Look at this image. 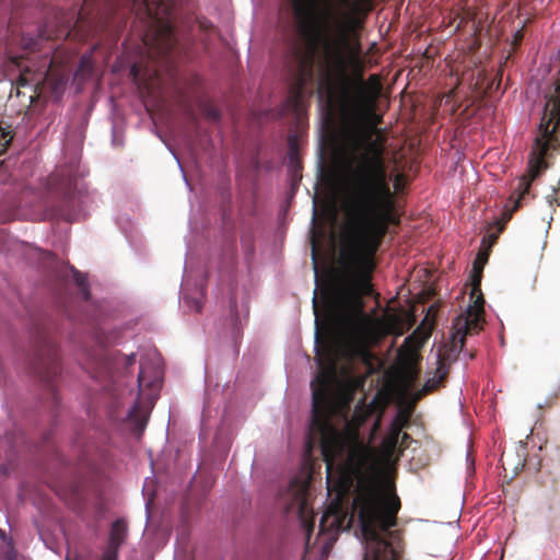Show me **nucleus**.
I'll return each instance as SVG.
<instances>
[{
	"mask_svg": "<svg viewBox=\"0 0 560 560\" xmlns=\"http://www.w3.org/2000/svg\"><path fill=\"white\" fill-rule=\"evenodd\" d=\"M386 142H318L322 160L337 172L343 184L347 232L339 252L336 284L353 310L339 322L319 327L316 319L315 360L318 372L311 382L312 401H336L332 383L347 343H360L371 334L372 319L363 311V296L371 295L374 257L389 226L400 225L396 195L405 187V175L389 171Z\"/></svg>",
	"mask_w": 560,
	"mask_h": 560,
	"instance_id": "f257e3e1",
	"label": "nucleus"
},
{
	"mask_svg": "<svg viewBox=\"0 0 560 560\" xmlns=\"http://www.w3.org/2000/svg\"><path fill=\"white\" fill-rule=\"evenodd\" d=\"M303 35L314 33V45L290 44L285 63L290 85L285 106L302 125L305 88L318 71V92L326 100V132L319 140H386L376 113L381 92L377 75L364 78L362 46L355 31L373 10L371 0H291Z\"/></svg>",
	"mask_w": 560,
	"mask_h": 560,
	"instance_id": "f03ea898",
	"label": "nucleus"
},
{
	"mask_svg": "<svg viewBox=\"0 0 560 560\" xmlns=\"http://www.w3.org/2000/svg\"><path fill=\"white\" fill-rule=\"evenodd\" d=\"M141 2L151 20L142 43L152 60L174 65L180 54L179 43L172 20L174 0H133Z\"/></svg>",
	"mask_w": 560,
	"mask_h": 560,
	"instance_id": "7ed1b4c3",
	"label": "nucleus"
},
{
	"mask_svg": "<svg viewBox=\"0 0 560 560\" xmlns=\"http://www.w3.org/2000/svg\"><path fill=\"white\" fill-rule=\"evenodd\" d=\"M31 370L49 390L52 400L57 402L58 396L54 383L61 370L58 348L50 337H40L31 362Z\"/></svg>",
	"mask_w": 560,
	"mask_h": 560,
	"instance_id": "20e7f679",
	"label": "nucleus"
},
{
	"mask_svg": "<svg viewBox=\"0 0 560 560\" xmlns=\"http://www.w3.org/2000/svg\"><path fill=\"white\" fill-rule=\"evenodd\" d=\"M70 147L65 148L66 152H70L69 161L65 165L58 166L47 179L48 188L65 198H70L75 188L82 151L78 142H70Z\"/></svg>",
	"mask_w": 560,
	"mask_h": 560,
	"instance_id": "39448f33",
	"label": "nucleus"
},
{
	"mask_svg": "<svg viewBox=\"0 0 560 560\" xmlns=\"http://www.w3.org/2000/svg\"><path fill=\"white\" fill-rule=\"evenodd\" d=\"M552 143L553 142H534L528 155L526 173L518 179L515 188V194H517L515 209L521 206V200L529 194L532 183L549 167L548 159L550 158Z\"/></svg>",
	"mask_w": 560,
	"mask_h": 560,
	"instance_id": "423d86ee",
	"label": "nucleus"
},
{
	"mask_svg": "<svg viewBox=\"0 0 560 560\" xmlns=\"http://www.w3.org/2000/svg\"><path fill=\"white\" fill-rule=\"evenodd\" d=\"M308 486L304 482L292 481L284 495V510L288 514H295L307 536L313 532L315 520L308 503Z\"/></svg>",
	"mask_w": 560,
	"mask_h": 560,
	"instance_id": "0eeeda50",
	"label": "nucleus"
},
{
	"mask_svg": "<svg viewBox=\"0 0 560 560\" xmlns=\"http://www.w3.org/2000/svg\"><path fill=\"white\" fill-rule=\"evenodd\" d=\"M415 409V405H410L406 408H400L396 416L394 417L388 433L382 441V447L386 455L392 456L395 454L398 445L399 439L401 436V431L405 428H408L410 424V419Z\"/></svg>",
	"mask_w": 560,
	"mask_h": 560,
	"instance_id": "6e6552de",
	"label": "nucleus"
},
{
	"mask_svg": "<svg viewBox=\"0 0 560 560\" xmlns=\"http://www.w3.org/2000/svg\"><path fill=\"white\" fill-rule=\"evenodd\" d=\"M483 316V314L470 312L459 315L454 324V328L456 329L453 336L454 345H456L458 338L462 350L465 345V337L467 335L478 334L482 329V323L485 322Z\"/></svg>",
	"mask_w": 560,
	"mask_h": 560,
	"instance_id": "1a4fd4ad",
	"label": "nucleus"
},
{
	"mask_svg": "<svg viewBox=\"0 0 560 560\" xmlns=\"http://www.w3.org/2000/svg\"><path fill=\"white\" fill-rule=\"evenodd\" d=\"M289 144L287 167L291 179V186L294 188L302 179L303 165L300 154V142H289Z\"/></svg>",
	"mask_w": 560,
	"mask_h": 560,
	"instance_id": "9d476101",
	"label": "nucleus"
},
{
	"mask_svg": "<svg viewBox=\"0 0 560 560\" xmlns=\"http://www.w3.org/2000/svg\"><path fill=\"white\" fill-rule=\"evenodd\" d=\"M128 536V526L125 520L118 518L116 520L110 527L108 544L105 552H112V555H116L118 557V550L121 545L125 542Z\"/></svg>",
	"mask_w": 560,
	"mask_h": 560,
	"instance_id": "9b49d317",
	"label": "nucleus"
},
{
	"mask_svg": "<svg viewBox=\"0 0 560 560\" xmlns=\"http://www.w3.org/2000/svg\"><path fill=\"white\" fill-rule=\"evenodd\" d=\"M482 267L475 266V275L471 277L470 298H475L474 304L466 312L485 315V299L481 292Z\"/></svg>",
	"mask_w": 560,
	"mask_h": 560,
	"instance_id": "f8f14e48",
	"label": "nucleus"
},
{
	"mask_svg": "<svg viewBox=\"0 0 560 560\" xmlns=\"http://www.w3.org/2000/svg\"><path fill=\"white\" fill-rule=\"evenodd\" d=\"M450 366L445 359L439 355L438 368L432 377H430L423 385L424 393H432L438 389L448 375Z\"/></svg>",
	"mask_w": 560,
	"mask_h": 560,
	"instance_id": "ddd939ff",
	"label": "nucleus"
},
{
	"mask_svg": "<svg viewBox=\"0 0 560 560\" xmlns=\"http://www.w3.org/2000/svg\"><path fill=\"white\" fill-rule=\"evenodd\" d=\"M161 380V372L156 368H148L143 363L140 365L138 384L140 389L155 388Z\"/></svg>",
	"mask_w": 560,
	"mask_h": 560,
	"instance_id": "4468645a",
	"label": "nucleus"
},
{
	"mask_svg": "<svg viewBox=\"0 0 560 560\" xmlns=\"http://www.w3.org/2000/svg\"><path fill=\"white\" fill-rule=\"evenodd\" d=\"M130 75L133 78L136 83L144 89L148 93H150L155 81H158V70L154 69L152 75H150L149 80L147 81L142 75V67L139 63L132 65L130 69Z\"/></svg>",
	"mask_w": 560,
	"mask_h": 560,
	"instance_id": "2eb2a0df",
	"label": "nucleus"
},
{
	"mask_svg": "<svg viewBox=\"0 0 560 560\" xmlns=\"http://www.w3.org/2000/svg\"><path fill=\"white\" fill-rule=\"evenodd\" d=\"M460 104L457 96V90L454 88L448 91V93L444 94L439 101V108H442L443 112H447L451 115L455 114L459 108Z\"/></svg>",
	"mask_w": 560,
	"mask_h": 560,
	"instance_id": "dca6fc26",
	"label": "nucleus"
},
{
	"mask_svg": "<svg viewBox=\"0 0 560 560\" xmlns=\"http://www.w3.org/2000/svg\"><path fill=\"white\" fill-rule=\"evenodd\" d=\"M199 109L201 115L211 121H218L220 119L221 114L219 108L210 101H200Z\"/></svg>",
	"mask_w": 560,
	"mask_h": 560,
	"instance_id": "f3484780",
	"label": "nucleus"
},
{
	"mask_svg": "<svg viewBox=\"0 0 560 560\" xmlns=\"http://www.w3.org/2000/svg\"><path fill=\"white\" fill-rule=\"evenodd\" d=\"M46 74H47V70L36 74V78L35 77L30 78L28 77L30 70L26 68L24 71L21 72L19 80H18V84H19V86H25L28 84L37 85L45 79Z\"/></svg>",
	"mask_w": 560,
	"mask_h": 560,
	"instance_id": "a211bd4d",
	"label": "nucleus"
},
{
	"mask_svg": "<svg viewBox=\"0 0 560 560\" xmlns=\"http://www.w3.org/2000/svg\"><path fill=\"white\" fill-rule=\"evenodd\" d=\"M73 279H74V282L77 284V287L79 288L83 299L85 301H88L90 299V288H89V282H88V279H86V276L79 272L78 270H73Z\"/></svg>",
	"mask_w": 560,
	"mask_h": 560,
	"instance_id": "6ab92c4d",
	"label": "nucleus"
},
{
	"mask_svg": "<svg viewBox=\"0 0 560 560\" xmlns=\"http://www.w3.org/2000/svg\"><path fill=\"white\" fill-rule=\"evenodd\" d=\"M12 546L5 533L0 529V556L4 555L11 560Z\"/></svg>",
	"mask_w": 560,
	"mask_h": 560,
	"instance_id": "aec40b11",
	"label": "nucleus"
},
{
	"mask_svg": "<svg viewBox=\"0 0 560 560\" xmlns=\"http://www.w3.org/2000/svg\"><path fill=\"white\" fill-rule=\"evenodd\" d=\"M456 18L459 19L457 27H460L464 23H467L469 20H471L475 26V34L479 32V25H477L475 22V14H472L469 10L463 14H457Z\"/></svg>",
	"mask_w": 560,
	"mask_h": 560,
	"instance_id": "412c9836",
	"label": "nucleus"
},
{
	"mask_svg": "<svg viewBox=\"0 0 560 560\" xmlns=\"http://www.w3.org/2000/svg\"><path fill=\"white\" fill-rule=\"evenodd\" d=\"M14 135L9 124L0 122V140H13Z\"/></svg>",
	"mask_w": 560,
	"mask_h": 560,
	"instance_id": "4be33fe9",
	"label": "nucleus"
},
{
	"mask_svg": "<svg viewBox=\"0 0 560 560\" xmlns=\"http://www.w3.org/2000/svg\"><path fill=\"white\" fill-rule=\"evenodd\" d=\"M102 369H104V370L107 369V363L104 360H102L100 362V371L98 370L92 371V370H90V368H88V371L92 377L100 378L103 375Z\"/></svg>",
	"mask_w": 560,
	"mask_h": 560,
	"instance_id": "5701e85b",
	"label": "nucleus"
},
{
	"mask_svg": "<svg viewBox=\"0 0 560 560\" xmlns=\"http://www.w3.org/2000/svg\"><path fill=\"white\" fill-rule=\"evenodd\" d=\"M524 38V32L523 28L517 30L513 36L512 45L514 48L518 47Z\"/></svg>",
	"mask_w": 560,
	"mask_h": 560,
	"instance_id": "b1692460",
	"label": "nucleus"
},
{
	"mask_svg": "<svg viewBox=\"0 0 560 560\" xmlns=\"http://www.w3.org/2000/svg\"><path fill=\"white\" fill-rule=\"evenodd\" d=\"M487 260V256L483 255L482 253H479L477 258L475 259L474 261V266H472V275L471 277L475 275V266H478V267H482L483 268V265Z\"/></svg>",
	"mask_w": 560,
	"mask_h": 560,
	"instance_id": "393cba45",
	"label": "nucleus"
},
{
	"mask_svg": "<svg viewBox=\"0 0 560 560\" xmlns=\"http://www.w3.org/2000/svg\"><path fill=\"white\" fill-rule=\"evenodd\" d=\"M487 260V256L483 255L482 253H479L477 258L475 259L474 261V266H472V275L471 277L475 275V266H478V267H482L483 268V265Z\"/></svg>",
	"mask_w": 560,
	"mask_h": 560,
	"instance_id": "a878e982",
	"label": "nucleus"
},
{
	"mask_svg": "<svg viewBox=\"0 0 560 560\" xmlns=\"http://www.w3.org/2000/svg\"><path fill=\"white\" fill-rule=\"evenodd\" d=\"M411 436L404 432L399 439V444L402 450L407 448L409 446V443L411 442Z\"/></svg>",
	"mask_w": 560,
	"mask_h": 560,
	"instance_id": "bb28decb",
	"label": "nucleus"
},
{
	"mask_svg": "<svg viewBox=\"0 0 560 560\" xmlns=\"http://www.w3.org/2000/svg\"><path fill=\"white\" fill-rule=\"evenodd\" d=\"M201 84V78L198 75V74H194L191 75L190 78V83H189V88L190 89H196L197 86H199Z\"/></svg>",
	"mask_w": 560,
	"mask_h": 560,
	"instance_id": "cd10ccee",
	"label": "nucleus"
},
{
	"mask_svg": "<svg viewBox=\"0 0 560 560\" xmlns=\"http://www.w3.org/2000/svg\"><path fill=\"white\" fill-rule=\"evenodd\" d=\"M136 363V354L131 353L130 355H127L125 358V365L126 368H129Z\"/></svg>",
	"mask_w": 560,
	"mask_h": 560,
	"instance_id": "c85d7f7f",
	"label": "nucleus"
},
{
	"mask_svg": "<svg viewBox=\"0 0 560 560\" xmlns=\"http://www.w3.org/2000/svg\"><path fill=\"white\" fill-rule=\"evenodd\" d=\"M189 306L197 313L201 312L202 308L201 302L197 300L191 301V304Z\"/></svg>",
	"mask_w": 560,
	"mask_h": 560,
	"instance_id": "c756f323",
	"label": "nucleus"
},
{
	"mask_svg": "<svg viewBox=\"0 0 560 560\" xmlns=\"http://www.w3.org/2000/svg\"><path fill=\"white\" fill-rule=\"evenodd\" d=\"M317 244L316 242L313 240V244H312V256H313V260H314V264L316 265L317 262Z\"/></svg>",
	"mask_w": 560,
	"mask_h": 560,
	"instance_id": "7c9ffc66",
	"label": "nucleus"
},
{
	"mask_svg": "<svg viewBox=\"0 0 560 560\" xmlns=\"http://www.w3.org/2000/svg\"><path fill=\"white\" fill-rule=\"evenodd\" d=\"M102 560H118L116 555H112V552H103Z\"/></svg>",
	"mask_w": 560,
	"mask_h": 560,
	"instance_id": "2f4dec72",
	"label": "nucleus"
},
{
	"mask_svg": "<svg viewBox=\"0 0 560 560\" xmlns=\"http://www.w3.org/2000/svg\"><path fill=\"white\" fill-rule=\"evenodd\" d=\"M429 393H424L423 392V387L421 389H419L418 392L415 393V402L418 401L419 399H421L423 396L428 395Z\"/></svg>",
	"mask_w": 560,
	"mask_h": 560,
	"instance_id": "473e14b6",
	"label": "nucleus"
},
{
	"mask_svg": "<svg viewBox=\"0 0 560 560\" xmlns=\"http://www.w3.org/2000/svg\"><path fill=\"white\" fill-rule=\"evenodd\" d=\"M12 142H0V155L3 154Z\"/></svg>",
	"mask_w": 560,
	"mask_h": 560,
	"instance_id": "72a5a7b5",
	"label": "nucleus"
},
{
	"mask_svg": "<svg viewBox=\"0 0 560 560\" xmlns=\"http://www.w3.org/2000/svg\"><path fill=\"white\" fill-rule=\"evenodd\" d=\"M144 424H145V420L144 419H140L137 421V428L139 431H142L143 428H144Z\"/></svg>",
	"mask_w": 560,
	"mask_h": 560,
	"instance_id": "f704fd0d",
	"label": "nucleus"
},
{
	"mask_svg": "<svg viewBox=\"0 0 560 560\" xmlns=\"http://www.w3.org/2000/svg\"><path fill=\"white\" fill-rule=\"evenodd\" d=\"M254 252V246H253V242L249 240L248 241V244H247V254H253Z\"/></svg>",
	"mask_w": 560,
	"mask_h": 560,
	"instance_id": "c9c22d12",
	"label": "nucleus"
},
{
	"mask_svg": "<svg viewBox=\"0 0 560 560\" xmlns=\"http://www.w3.org/2000/svg\"><path fill=\"white\" fill-rule=\"evenodd\" d=\"M285 140H293V141H296V140H300L299 139V136L298 135H289L288 138Z\"/></svg>",
	"mask_w": 560,
	"mask_h": 560,
	"instance_id": "e433bc0d",
	"label": "nucleus"
},
{
	"mask_svg": "<svg viewBox=\"0 0 560 560\" xmlns=\"http://www.w3.org/2000/svg\"><path fill=\"white\" fill-rule=\"evenodd\" d=\"M489 237H490L492 243H494L497 241V238H498V236L495 234H490Z\"/></svg>",
	"mask_w": 560,
	"mask_h": 560,
	"instance_id": "4c0bfd02",
	"label": "nucleus"
},
{
	"mask_svg": "<svg viewBox=\"0 0 560 560\" xmlns=\"http://www.w3.org/2000/svg\"><path fill=\"white\" fill-rule=\"evenodd\" d=\"M314 310H315V314L317 315V301H316V296L314 298Z\"/></svg>",
	"mask_w": 560,
	"mask_h": 560,
	"instance_id": "58836bf2",
	"label": "nucleus"
},
{
	"mask_svg": "<svg viewBox=\"0 0 560 560\" xmlns=\"http://www.w3.org/2000/svg\"><path fill=\"white\" fill-rule=\"evenodd\" d=\"M31 49H36L37 48V42H34L31 46H30Z\"/></svg>",
	"mask_w": 560,
	"mask_h": 560,
	"instance_id": "ea45409f",
	"label": "nucleus"
},
{
	"mask_svg": "<svg viewBox=\"0 0 560 560\" xmlns=\"http://www.w3.org/2000/svg\"><path fill=\"white\" fill-rule=\"evenodd\" d=\"M497 225H499V232H501L503 230V224H501L500 222H495Z\"/></svg>",
	"mask_w": 560,
	"mask_h": 560,
	"instance_id": "a19ab883",
	"label": "nucleus"
},
{
	"mask_svg": "<svg viewBox=\"0 0 560 560\" xmlns=\"http://www.w3.org/2000/svg\"><path fill=\"white\" fill-rule=\"evenodd\" d=\"M165 143L167 144L170 150H174V147L170 144L171 142H165Z\"/></svg>",
	"mask_w": 560,
	"mask_h": 560,
	"instance_id": "79ce46f5",
	"label": "nucleus"
},
{
	"mask_svg": "<svg viewBox=\"0 0 560 560\" xmlns=\"http://www.w3.org/2000/svg\"><path fill=\"white\" fill-rule=\"evenodd\" d=\"M40 37H43V38L45 37L46 39H49V38H50V36H49V35L45 36V35H44V33H42V34H40Z\"/></svg>",
	"mask_w": 560,
	"mask_h": 560,
	"instance_id": "37998d69",
	"label": "nucleus"
}]
</instances>
